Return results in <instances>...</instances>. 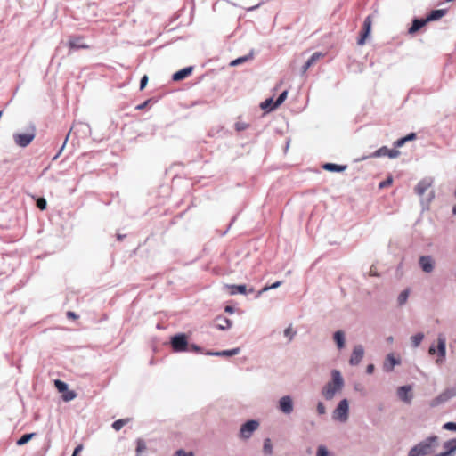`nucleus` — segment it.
Instances as JSON below:
<instances>
[{
    "label": "nucleus",
    "mask_w": 456,
    "mask_h": 456,
    "mask_svg": "<svg viewBox=\"0 0 456 456\" xmlns=\"http://www.w3.org/2000/svg\"><path fill=\"white\" fill-rule=\"evenodd\" d=\"M316 411L319 415H323L326 413V407L322 402H318L316 405Z\"/></svg>",
    "instance_id": "obj_40"
},
{
    "label": "nucleus",
    "mask_w": 456,
    "mask_h": 456,
    "mask_svg": "<svg viewBox=\"0 0 456 456\" xmlns=\"http://www.w3.org/2000/svg\"><path fill=\"white\" fill-rule=\"evenodd\" d=\"M263 452L265 456H271L273 453V444L270 438H265L263 444Z\"/></svg>",
    "instance_id": "obj_27"
},
{
    "label": "nucleus",
    "mask_w": 456,
    "mask_h": 456,
    "mask_svg": "<svg viewBox=\"0 0 456 456\" xmlns=\"http://www.w3.org/2000/svg\"><path fill=\"white\" fill-rule=\"evenodd\" d=\"M278 409L285 415H289L294 411V403L290 395H283L279 399Z\"/></svg>",
    "instance_id": "obj_8"
},
{
    "label": "nucleus",
    "mask_w": 456,
    "mask_h": 456,
    "mask_svg": "<svg viewBox=\"0 0 456 456\" xmlns=\"http://www.w3.org/2000/svg\"><path fill=\"white\" fill-rule=\"evenodd\" d=\"M443 428L445 429V430H450V431H455L456 432V423H454V422H447V423L444 424Z\"/></svg>",
    "instance_id": "obj_44"
},
{
    "label": "nucleus",
    "mask_w": 456,
    "mask_h": 456,
    "mask_svg": "<svg viewBox=\"0 0 456 456\" xmlns=\"http://www.w3.org/2000/svg\"><path fill=\"white\" fill-rule=\"evenodd\" d=\"M388 152H389V149L386 146H383V147L379 148V150H377L373 153L372 156L375 158L386 157L388 155Z\"/></svg>",
    "instance_id": "obj_33"
},
{
    "label": "nucleus",
    "mask_w": 456,
    "mask_h": 456,
    "mask_svg": "<svg viewBox=\"0 0 456 456\" xmlns=\"http://www.w3.org/2000/svg\"><path fill=\"white\" fill-rule=\"evenodd\" d=\"M37 206L39 209L44 210L46 208V200L44 198H40L37 201Z\"/></svg>",
    "instance_id": "obj_45"
},
{
    "label": "nucleus",
    "mask_w": 456,
    "mask_h": 456,
    "mask_svg": "<svg viewBox=\"0 0 456 456\" xmlns=\"http://www.w3.org/2000/svg\"><path fill=\"white\" fill-rule=\"evenodd\" d=\"M148 83V77L144 75L140 81V90H142Z\"/></svg>",
    "instance_id": "obj_49"
},
{
    "label": "nucleus",
    "mask_w": 456,
    "mask_h": 456,
    "mask_svg": "<svg viewBox=\"0 0 456 456\" xmlns=\"http://www.w3.org/2000/svg\"><path fill=\"white\" fill-rule=\"evenodd\" d=\"M68 316L69 317H72V318L76 317V315H75V314L73 312H68Z\"/></svg>",
    "instance_id": "obj_61"
},
{
    "label": "nucleus",
    "mask_w": 456,
    "mask_h": 456,
    "mask_svg": "<svg viewBox=\"0 0 456 456\" xmlns=\"http://www.w3.org/2000/svg\"><path fill=\"white\" fill-rule=\"evenodd\" d=\"M36 137L35 126H29L24 133L13 134V141L19 147L25 148L28 146Z\"/></svg>",
    "instance_id": "obj_4"
},
{
    "label": "nucleus",
    "mask_w": 456,
    "mask_h": 456,
    "mask_svg": "<svg viewBox=\"0 0 456 456\" xmlns=\"http://www.w3.org/2000/svg\"><path fill=\"white\" fill-rule=\"evenodd\" d=\"M77 395L72 390H67L65 391V394L62 395V399L65 402H70L76 398Z\"/></svg>",
    "instance_id": "obj_36"
},
{
    "label": "nucleus",
    "mask_w": 456,
    "mask_h": 456,
    "mask_svg": "<svg viewBox=\"0 0 456 456\" xmlns=\"http://www.w3.org/2000/svg\"><path fill=\"white\" fill-rule=\"evenodd\" d=\"M323 168L330 172H342L346 170V166H340L333 163H326L323 165Z\"/></svg>",
    "instance_id": "obj_24"
},
{
    "label": "nucleus",
    "mask_w": 456,
    "mask_h": 456,
    "mask_svg": "<svg viewBox=\"0 0 456 456\" xmlns=\"http://www.w3.org/2000/svg\"><path fill=\"white\" fill-rule=\"evenodd\" d=\"M363 356H364V347L360 344L355 345L353 348V351H352V354H351V356L349 359V364L352 366L358 365L362 362Z\"/></svg>",
    "instance_id": "obj_12"
},
{
    "label": "nucleus",
    "mask_w": 456,
    "mask_h": 456,
    "mask_svg": "<svg viewBox=\"0 0 456 456\" xmlns=\"http://www.w3.org/2000/svg\"><path fill=\"white\" fill-rule=\"evenodd\" d=\"M217 321L219 322L218 324H216V327L218 330H225L231 328L232 322L231 320L225 318V317H219L217 318Z\"/></svg>",
    "instance_id": "obj_25"
},
{
    "label": "nucleus",
    "mask_w": 456,
    "mask_h": 456,
    "mask_svg": "<svg viewBox=\"0 0 456 456\" xmlns=\"http://www.w3.org/2000/svg\"><path fill=\"white\" fill-rule=\"evenodd\" d=\"M240 352V349L239 347L232 348L230 350H224V351H217V352H208V355H213V356H234L237 355Z\"/></svg>",
    "instance_id": "obj_17"
},
{
    "label": "nucleus",
    "mask_w": 456,
    "mask_h": 456,
    "mask_svg": "<svg viewBox=\"0 0 456 456\" xmlns=\"http://www.w3.org/2000/svg\"><path fill=\"white\" fill-rule=\"evenodd\" d=\"M192 70H193L192 67H186L184 69H182L173 75V80H175V81L182 80V79L187 77L189 75H191Z\"/></svg>",
    "instance_id": "obj_21"
},
{
    "label": "nucleus",
    "mask_w": 456,
    "mask_h": 456,
    "mask_svg": "<svg viewBox=\"0 0 456 456\" xmlns=\"http://www.w3.org/2000/svg\"><path fill=\"white\" fill-rule=\"evenodd\" d=\"M406 142V139H404L403 137V138H400L398 139L397 141L395 142L394 145L395 148H400L402 147L403 145H404V143Z\"/></svg>",
    "instance_id": "obj_50"
},
{
    "label": "nucleus",
    "mask_w": 456,
    "mask_h": 456,
    "mask_svg": "<svg viewBox=\"0 0 456 456\" xmlns=\"http://www.w3.org/2000/svg\"><path fill=\"white\" fill-rule=\"evenodd\" d=\"M434 179L432 177H425L421 179L416 185L414 191L416 194L422 198L425 192L433 185ZM421 204H424V200H420Z\"/></svg>",
    "instance_id": "obj_9"
},
{
    "label": "nucleus",
    "mask_w": 456,
    "mask_h": 456,
    "mask_svg": "<svg viewBox=\"0 0 456 456\" xmlns=\"http://www.w3.org/2000/svg\"><path fill=\"white\" fill-rule=\"evenodd\" d=\"M333 340L338 350L346 347V334L345 331L339 330L333 333Z\"/></svg>",
    "instance_id": "obj_15"
},
{
    "label": "nucleus",
    "mask_w": 456,
    "mask_h": 456,
    "mask_svg": "<svg viewBox=\"0 0 456 456\" xmlns=\"http://www.w3.org/2000/svg\"><path fill=\"white\" fill-rule=\"evenodd\" d=\"M456 396V387H450L445 389L444 392H442L439 395H437L436 398H434L430 405L432 407H436L440 404H443L449 401L450 399Z\"/></svg>",
    "instance_id": "obj_7"
},
{
    "label": "nucleus",
    "mask_w": 456,
    "mask_h": 456,
    "mask_svg": "<svg viewBox=\"0 0 456 456\" xmlns=\"http://www.w3.org/2000/svg\"><path fill=\"white\" fill-rule=\"evenodd\" d=\"M287 96H288V91L285 90L279 95L277 100L274 102V107H279L281 104H282L284 102V101L286 100Z\"/></svg>",
    "instance_id": "obj_37"
},
{
    "label": "nucleus",
    "mask_w": 456,
    "mask_h": 456,
    "mask_svg": "<svg viewBox=\"0 0 456 456\" xmlns=\"http://www.w3.org/2000/svg\"><path fill=\"white\" fill-rule=\"evenodd\" d=\"M173 456H194V453L192 452H185L183 449H180L175 452Z\"/></svg>",
    "instance_id": "obj_43"
},
{
    "label": "nucleus",
    "mask_w": 456,
    "mask_h": 456,
    "mask_svg": "<svg viewBox=\"0 0 456 456\" xmlns=\"http://www.w3.org/2000/svg\"><path fill=\"white\" fill-rule=\"evenodd\" d=\"M145 450H146L145 443L142 440H138L137 447H136L137 453H141V452H144Z\"/></svg>",
    "instance_id": "obj_42"
},
{
    "label": "nucleus",
    "mask_w": 456,
    "mask_h": 456,
    "mask_svg": "<svg viewBox=\"0 0 456 456\" xmlns=\"http://www.w3.org/2000/svg\"><path fill=\"white\" fill-rule=\"evenodd\" d=\"M354 390L357 393H360L362 395H366V390L362 384H359V383L354 384Z\"/></svg>",
    "instance_id": "obj_41"
},
{
    "label": "nucleus",
    "mask_w": 456,
    "mask_h": 456,
    "mask_svg": "<svg viewBox=\"0 0 456 456\" xmlns=\"http://www.w3.org/2000/svg\"><path fill=\"white\" fill-rule=\"evenodd\" d=\"M145 105H146V102H144V103H142V104L139 105V106L137 107V109L141 110V109L144 108V106H145Z\"/></svg>",
    "instance_id": "obj_63"
},
{
    "label": "nucleus",
    "mask_w": 456,
    "mask_h": 456,
    "mask_svg": "<svg viewBox=\"0 0 456 456\" xmlns=\"http://www.w3.org/2000/svg\"><path fill=\"white\" fill-rule=\"evenodd\" d=\"M54 384L59 392H65L68 390V385L61 380L57 379Z\"/></svg>",
    "instance_id": "obj_38"
},
{
    "label": "nucleus",
    "mask_w": 456,
    "mask_h": 456,
    "mask_svg": "<svg viewBox=\"0 0 456 456\" xmlns=\"http://www.w3.org/2000/svg\"><path fill=\"white\" fill-rule=\"evenodd\" d=\"M316 456H332L325 445H319L316 451Z\"/></svg>",
    "instance_id": "obj_35"
},
{
    "label": "nucleus",
    "mask_w": 456,
    "mask_h": 456,
    "mask_svg": "<svg viewBox=\"0 0 456 456\" xmlns=\"http://www.w3.org/2000/svg\"><path fill=\"white\" fill-rule=\"evenodd\" d=\"M323 56V54L322 53H319V52H316L314 53L310 58L309 60L304 64V66L302 67V73H305L306 72V70L311 67L313 66L317 61H319L322 57Z\"/></svg>",
    "instance_id": "obj_20"
},
{
    "label": "nucleus",
    "mask_w": 456,
    "mask_h": 456,
    "mask_svg": "<svg viewBox=\"0 0 456 456\" xmlns=\"http://www.w3.org/2000/svg\"><path fill=\"white\" fill-rule=\"evenodd\" d=\"M248 127V124L244 122H236L235 123V129L237 131H243Z\"/></svg>",
    "instance_id": "obj_46"
},
{
    "label": "nucleus",
    "mask_w": 456,
    "mask_h": 456,
    "mask_svg": "<svg viewBox=\"0 0 456 456\" xmlns=\"http://www.w3.org/2000/svg\"><path fill=\"white\" fill-rule=\"evenodd\" d=\"M415 137H416V134L414 133H411L403 138L406 139V142H408V141L413 140Z\"/></svg>",
    "instance_id": "obj_56"
},
{
    "label": "nucleus",
    "mask_w": 456,
    "mask_h": 456,
    "mask_svg": "<svg viewBox=\"0 0 456 456\" xmlns=\"http://www.w3.org/2000/svg\"><path fill=\"white\" fill-rule=\"evenodd\" d=\"M428 23L426 19H414L411 27L409 28L408 33L411 35L415 34L422 27Z\"/></svg>",
    "instance_id": "obj_18"
},
{
    "label": "nucleus",
    "mask_w": 456,
    "mask_h": 456,
    "mask_svg": "<svg viewBox=\"0 0 456 456\" xmlns=\"http://www.w3.org/2000/svg\"><path fill=\"white\" fill-rule=\"evenodd\" d=\"M259 422L255 419H250L241 425L239 432V437L242 440H248L253 433L258 429Z\"/></svg>",
    "instance_id": "obj_5"
},
{
    "label": "nucleus",
    "mask_w": 456,
    "mask_h": 456,
    "mask_svg": "<svg viewBox=\"0 0 456 456\" xmlns=\"http://www.w3.org/2000/svg\"><path fill=\"white\" fill-rule=\"evenodd\" d=\"M260 107L262 110H264L265 111H271L276 108V107H274V102H273V98H268L265 101H264L260 104Z\"/></svg>",
    "instance_id": "obj_29"
},
{
    "label": "nucleus",
    "mask_w": 456,
    "mask_h": 456,
    "mask_svg": "<svg viewBox=\"0 0 456 456\" xmlns=\"http://www.w3.org/2000/svg\"><path fill=\"white\" fill-rule=\"evenodd\" d=\"M437 355L436 362L441 364L446 356V337L444 333L437 335Z\"/></svg>",
    "instance_id": "obj_10"
},
{
    "label": "nucleus",
    "mask_w": 456,
    "mask_h": 456,
    "mask_svg": "<svg viewBox=\"0 0 456 456\" xmlns=\"http://www.w3.org/2000/svg\"><path fill=\"white\" fill-rule=\"evenodd\" d=\"M225 287L229 289H231L230 294L235 295L237 293L240 294H246L247 292V287L244 284L240 285H225Z\"/></svg>",
    "instance_id": "obj_23"
},
{
    "label": "nucleus",
    "mask_w": 456,
    "mask_h": 456,
    "mask_svg": "<svg viewBox=\"0 0 456 456\" xmlns=\"http://www.w3.org/2000/svg\"><path fill=\"white\" fill-rule=\"evenodd\" d=\"M126 423V420H125V419H118V420H116V421L113 422L112 428L116 431H118V430H120L125 426Z\"/></svg>",
    "instance_id": "obj_39"
},
{
    "label": "nucleus",
    "mask_w": 456,
    "mask_h": 456,
    "mask_svg": "<svg viewBox=\"0 0 456 456\" xmlns=\"http://www.w3.org/2000/svg\"><path fill=\"white\" fill-rule=\"evenodd\" d=\"M410 295H411L410 289L407 288V289L402 290L398 294L397 298H396L397 306H399V307L403 306L407 303Z\"/></svg>",
    "instance_id": "obj_19"
},
{
    "label": "nucleus",
    "mask_w": 456,
    "mask_h": 456,
    "mask_svg": "<svg viewBox=\"0 0 456 456\" xmlns=\"http://www.w3.org/2000/svg\"><path fill=\"white\" fill-rule=\"evenodd\" d=\"M83 450V445L82 444H79L77 445L74 452H73V454L72 455H75V456H77V454Z\"/></svg>",
    "instance_id": "obj_53"
},
{
    "label": "nucleus",
    "mask_w": 456,
    "mask_h": 456,
    "mask_svg": "<svg viewBox=\"0 0 456 456\" xmlns=\"http://www.w3.org/2000/svg\"><path fill=\"white\" fill-rule=\"evenodd\" d=\"M173 350L176 353L186 352L188 350L187 336L183 333L175 334L170 339Z\"/></svg>",
    "instance_id": "obj_6"
},
{
    "label": "nucleus",
    "mask_w": 456,
    "mask_h": 456,
    "mask_svg": "<svg viewBox=\"0 0 456 456\" xmlns=\"http://www.w3.org/2000/svg\"><path fill=\"white\" fill-rule=\"evenodd\" d=\"M434 197H435V193H434V191H431L429 198L427 200L428 205L433 200Z\"/></svg>",
    "instance_id": "obj_58"
},
{
    "label": "nucleus",
    "mask_w": 456,
    "mask_h": 456,
    "mask_svg": "<svg viewBox=\"0 0 456 456\" xmlns=\"http://www.w3.org/2000/svg\"><path fill=\"white\" fill-rule=\"evenodd\" d=\"M281 285V281H276L270 286H265L261 290L257 293V297H260L264 292L268 291L270 289H277Z\"/></svg>",
    "instance_id": "obj_34"
},
{
    "label": "nucleus",
    "mask_w": 456,
    "mask_h": 456,
    "mask_svg": "<svg viewBox=\"0 0 456 456\" xmlns=\"http://www.w3.org/2000/svg\"><path fill=\"white\" fill-rule=\"evenodd\" d=\"M35 436V433H29V434H25L23 435L17 442V445H24L26 444L27 443H28L31 438Z\"/></svg>",
    "instance_id": "obj_31"
},
{
    "label": "nucleus",
    "mask_w": 456,
    "mask_h": 456,
    "mask_svg": "<svg viewBox=\"0 0 456 456\" xmlns=\"http://www.w3.org/2000/svg\"><path fill=\"white\" fill-rule=\"evenodd\" d=\"M387 342L389 343V344H392L394 342V337L393 336H389L387 338Z\"/></svg>",
    "instance_id": "obj_59"
},
{
    "label": "nucleus",
    "mask_w": 456,
    "mask_h": 456,
    "mask_svg": "<svg viewBox=\"0 0 456 456\" xmlns=\"http://www.w3.org/2000/svg\"><path fill=\"white\" fill-rule=\"evenodd\" d=\"M445 13H446V10H444V9L434 10L428 15L426 20L428 22L437 20L441 19L442 17H444L445 15Z\"/></svg>",
    "instance_id": "obj_22"
},
{
    "label": "nucleus",
    "mask_w": 456,
    "mask_h": 456,
    "mask_svg": "<svg viewBox=\"0 0 456 456\" xmlns=\"http://www.w3.org/2000/svg\"><path fill=\"white\" fill-rule=\"evenodd\" d=\"M70 133H71V131H69V132L68 133V134L66 135V138H65L64 142H63V144H64V145H66V144H67V142H68V140H69V138Z\"/></svg>",
    "instance_id": "obj_60"
},
{
    "label": "nucleus",
    "mask_w": 456,
    "mask_h": 456,
    "mask_svg": "<svg viewBox=\"0 0 456 456\" xmlns=\"http://www.w3.org/2000/svg\"><path fill=\"white\" fill-rule=\"evenodd\" d=\"M412 387L411 385H405L399 387L397 388V395L403 402L406 403H410L412 400V394H411Z\"/></svg>",
    "instance_id": "obj_14"
},
{
    "label": "nucleus",
    "mask_w": 456,
    "mask_h": 456,
    "mask_svg": "<svg viewBox=\"0 0 456 456\" xmlns=\"http://www.w3.org/2000/svg\"><path fill=\"white\" fill-rule=\"evenodd\" d=\"M391 183H392V178H387L386 181L380 183L379 187L383 188V187H385L387 185H389Z\"/></svg>",
    "instance_id": "obj_52"
},
{
    "label": "nucleus",
    "mask_w": 456,
    "mask_h": 456,
    "mask_svg": "<svg viewBox=\"0 0 456 456\" xmlns=\"http://www.w3.org/2000/svg\"><path fill=\"white\" fill-rule=\"evenodd\" d=\"M437 446L438 437L430 436L411 447L408 456H427L433 453Z\"/></svg>",
    "instance_id": "obj_2"
},
{
    "label": "nucleus",
    "mask_w": 456,
    "mask_h": 456,
    "mask_svg": "<svg viewBox=\"0 0 456 456\" xmlns=\"http://www.w3.org/2000/svg\"><path fill=\"white\" fill-rule=\"evenodd\" d=\"M225 312L229 313V314H233L234 313V308L232 306H230V305H227L225 306Z\"/></svg>",
    "instance_id": "obj_57"
},
{
    "label": "nucleus",
    "mask_w": 456,
    "mask_h": 456,
    "mask_svg": "<svg viewBox=\"0 0 456 456\" xmlns=\"http://www.w3.org/2000/svg\"><path fill=\"white\" fill-rule=\"evenodd\" d=\"M66 145L62 144V146L61 147V149L59 150V151L57 152V154L53 158V160H56L60 155L61 154V152L63 151L64 148H65Z\"/></svg>",
    "instance_id": "obj_55"
},
{
    "label": "nucleus",
    "mask_w": 456,
    "mask_h": 456,
    "mask_svg": "<svg viewBox=\"0 0 456 456\" xmlns=\"http://www.w3.org/2000/svg\"><path fill=\"white\" fill-rule=\"evenodd\" d=\"M187 351H193V352L200 353V352H201V348L199 346L195 345V344H191L190 345L188 343V350Z\"/></svg>",
    "instance_id": "obj_48"
},
{
    "label": "nucleus",
    "mask_w": 456,
    "mask_h": 456,
    "mask_svg": "<svg viewBox=\"0 0 456 456\" xmlns=\"http://www.w3.org/2000/svg\"><path fill=\"white\" fill-rule=\"evenodd\" d=\"M253 58V52L249 53L248 54L245 55V56H242V57H239L235 60H233L230 65L231 66H238L245 61H248L249 60H251Z\"/></svg>",
    "instance_id": "obj_28"
},
{
    "label": "nucleus",
    "mask_w": 456,
    "mask_h": 456,
    "mask_svg": "<svg viewBox=\"0 0 456 456\" xmlns=\"http://www.w3.org/2000/svg\"><path fill=\"white\" fill-rule=\"evenodd\" d=\"M81 38H73L69 41V46L71 48H87V45L81 43Z\"/></svg>",
    "instance_id": "obj_32"
},
{
    "label": "nucleus",
    "mask_w": 456,
    "mask_h": 456,
    "mask_svg": "<svg viewBox=\"0 0 456 456\" xmlns=\"http://www.w3.org/2000/svg\"><path fill=\"white\" fill-rule=\"evenodd\" d=\"M401 364V358L399 356H395L394 353H389L385 357V360L382 364L383 370L385 372L393 371L394 368L397 365Z\"/></svg>",
    "instance_id": "obj_11"
},
{
    "label": "nucleus",
    "mask_w": 456,
    "mask_h": 456,
    "mask_svg": "<svg viewBox=\"0 0 456 456\" xmlns=\"http://www.w3.org/2000/svg\"><path fill=\"white\" fill-rule=\"evenodd\" d=\"M345 387V380L338 370H331V379L328 381L321 390L322 396L326 401H331L340 393Z\"/></svg>",
    "instance_id": "obj_1"
},
{
    "label": "nucleus",
    "mask_w": 456,
    "mask_h": 456,
    "mask_svg": "<svg viewBox=\"0 0 456 456\" xmlns=\"http://www.w3.org/2000/svg\"><path fill=\"white\" fill-rule=\"evenodd\" d=\"M428 354H429L430 355H434V354H437V346H436L434 344H432V345L429 346Z\"/></svg>",
    "instance_id": "obj_51"
},
{
    "label": "nucleus",
    "mask_w": 456,
    "mask_h": 456,
    "mask_svg": "<svg viewBox=\"0 0 456 456\" xmlns=\"http://www.w3.org/2000/svg\"><path fill=\"white\" fill-rule=\"evenodd\" d=\"M453 215H456V206L452 208Z\"/></svg>",
    "instance_id": "obj_64"
},
{
    "label": "nucleus",
    "mask_w": 456,
    "mask_h": 456,
    "mask_svg": "<svg viewBox=\"0 0 456 456\" xmlns=\"http://www.w3.org/2000/svg\"><path fill=\"white\" fill-rule=\"evenodd\" d=\"M419 265L426 273H430L435 269V260L431 256H421L419 258Z\"/></svg>",
    "instance_id": "obj_13"
},
{
    "label": "nucleus",
    "mask_w": 456,
    "mask_h": 456,
    "mask_svg": "<svg viewBox=\"0 0 456 456\" xmlns=\"http://www.w3.org/2000/svg\"><path fill=\"white\" fill-rule=\"evenodd\" d=\"M332 419L336 422L346 423L349 419V402L346 398L340 400L332 411Z\"/></svg>",
    "instance_id": "obj_3"
},
{
    "label": "nucleus",
    "mask_w": 456,
    "mask_h": 456,
    "mask_svg": "<svg viewBox=\"0 0 456 456\" xmlns=\"http://www.w3.org/2000/svg\"><path fill=\"white\" fill-rule=\"evenodd\" d=\"M399 155H400V151H399L398 150H395V149H392V150H390V149H389V152H388L387 157H388V158H390V159H395V158H397Z\"/></svg>",
    "instance_id": "obj_47"
},
{
    "label": "nucleus",
    "mask_w": 456,
    "mask_h": 456,
    "mask_svg": "<svg viewBox=\"0 0 456 456\" xmlns=\"http://www.w3.org/2000/svg\"><path fill=\"white\" fill-rule=\"evenodd\" d=\"M258 6H259V4L255 5V6H252V7H249V8L248 9V11H253V10H256Z\"/></svg>",
    "instance_id": "obj_62"
},
{
    "label": "nucleus",
    "mask_w": 456,
    "mask_h": 456,
    "mask_svg": "<svg viewBox=\"0 0 456 456\" xmlns=\"http://www.w3.org/2000/svg\"><path fill=\"white\" fill-rule=\"evenodd\" d=\"M370 28H371V20H370V17L369 16L364 20V23H363L364 31L357 41L358 45H362L365 44V40L370 32Z\"/></svg>",
    "instance_id": "obj_16"
},
{
    "label": "nucleus",
    "mask_w": 456,
    "mask_h": 456,
    "mask_svg": "<svg viewBox=\"0 0 456 456\" xmlns=\"http://www.w3.org/2000/svg\"><path fill=\"white\" fill-rule=\"evenodd\" d=\"M424 338H425V336H424V334L422 332H419V333L411 336L410 338L411 346L414 348H417L421 344V342L423 341Z\"/></svg>",
    "instance_id": "obj_26"
},
{
    "label": "nucleus",
    "mask_w": 456,
    "mask_h": 456,
    "mask_svg": "<svg viewBox=\"0 0 456 456\" xmlns=\"http://www.w3.org/2000/svg\"><path fill=\"white\" fill-rule=\"evenodd\" d=\"M297 332L292 330L291 327H288L283 330V336L288 339L289 342H291L296 337Z\"/></svg>",
    "instance_id": "obj_30"
},
{
    "label": "nucleus",
    "mask_w": 456,
    "mask_h": 456,
    "mask_svg": "<svg viewBox=\"0 0 456 456\" xmlns=\"http://www.w3.org/2000/svg\"><path fill=\"white\" fill-rule=\"evenodd\" d=\"M374 365L373 364H369L367 367H366V373L368 374H372L373 371H374Z\"/></svg>",
    "instance_id": "obj_54"
}]
</instances>
